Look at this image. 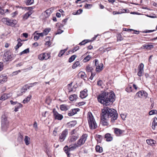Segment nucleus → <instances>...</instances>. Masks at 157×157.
<instances>
[{"label": "nucleus", "instance_id": "obj_1", "mask_svg": "<svg viewBox=\"0 0 157 157\" xmlns=\"http://www.w3.org/2000/svg\"><path fill=\"white\" fill-rule=\"evenodd\" d=\"M118 116V114L116 110L108 107H105L101 109V123L104 126L107 125L108 124L107 122L108 119L111 118V122L114 123L117 119Z\"/></svg>", "mask_w": 157, "mask_h": 157}, {"label": "nucleus", "instance_id": "obj_2", "mask_svg": "<svg viewBox=\"0 0 157 157\" xmlns=\"http://www.w3.org/2000/svg\"><path fill=\"white\" fill-rule=\"evenodd\" d=\"M115 94L113 91L109 92L105 91L97 97L98 101L103 105H109L115 100Z\"/></svg>", "mask_w": 157, "mask_h": 157}, {"label": "nucleus", "instance_id": "obj_3", "mask_svg": "<svg viewBox=\"0 0 157 157\" xmlns=\"http://www.w3.org/2000/svg\"><path fill=\"white\" fill-rule=\"evenodd\" d=\"M87 118L90 128H96L98 127L97 124L91 113L89 112L88 113Z\"/></svg>", "mask_w": 157, "mask_h": 157}, {"label": "nucleus", "instance_id": "obj_4", "mask_svg": "<svg viewBox=\"0 0 157 157\" xmlns=\"http://www.w3.org/2000/svg\"><path fill=\"white\" fill-rule=\"evenodd\" d=\"M9 126V121L7 117L4 115L2 116V130L5 131Z\"/></svg>", "mask_w": 157, "mask_h": 157}, {"label": "nucleus", "instance_id": "obj_5", "mask_svg": "<svg viewBox=\"0 0 157 157\" xmlns=\"http://www.w3.org/2000/svg\"><path fill=\"white\" fill-rule=\"evenodd\" d=\"M79 147L77 144L75 143L73 146L70 145L68 147L67 146H66L64 147V150L66 153L67 154L68 157H70L69 152L71 151L75 150L77 147Z\"/></svg>", "mask_w": 157, "mask_h": 157}, {"label": "nucleus", "instance_id": "obj_6", "mask_svg": "<svg viewBox=\"0 0 157 157\" xmlns=\"http://www.w3.org/2000/svg\"><path fill=\"white\" fill-rule=\"evenodd\" d=\"M2 21L7 25L12 27L14 26L17 23L16 20L10 19L8 18H3L2 19Z\"/></svg>", "mask_w": 157, "mask_h": 157}, {"label": "nucleus", "instance_id": "obj_7", "mask_svg": "<svg viewBox=\"0 0 157 157\" xmlns=\"http://www.w3.org/2000/svg\"><path fill=\"white\" fill-rule=\"evenodd\" d=\"M87 135V134L83 135L77 141L76 144L78 147H80L83 145L86 140Z\"/></svg>", "mask_w": 157, "mask_h": 157}, {"label": "nucleus", "instance_id": "obj_8", "mask_svg": "<svg viewBox=\"0 0 157 157\" xmlns=\"http://www.w3.org/2000/svg\"><path fill=\"white\" fill-rule=\"evenodd\" d=\"M68 134V130L67 129L63 130L59 135V140L60 142H63L66 139Z\"/></svg>", "mask_w": 157, "mask_h": 157}, {"label": "nucleus", "instance_id": "obj_9", "mask_svg": "<svg viewBox=\"0 0 157 157\" xmlns=\"http://www.w3.org/2000/svg\"><path fill=\"white\" fill-rule=\"evenodd\" d=\"M50 57V53H44L40 54L38 56V59L41 60H47Z\"/></svg>", "mask_w": 157, "mask_h": 157}, {"label": "nucleus", "instance_id": "obj_10", "mask_svg": "<svg viewBox=\"0 0 157 157\" xmlns=\"http://www.w3.org/2000/svg\"><path fill=\"white\" fill-rule=\"evenodd\" d=\"M52 112L53 115V117L55 119L60 120L63 118V116L61 114H59L56 110L55 109H53Z\"/></svg>", "mask_w": 157, "mask_h": 157}, {"label": "nucleus", "instance_id": "obj_11", "mask_svg": "<svg viewBox=\"0 0 157 157\" xmlns=\"http://www.w3.org/2000/svg\"><path fill=\"white\" fill-rule=\"evenodd\" d=\"M4 59L6 61H7L9 60H11L12 59V56L11 52L10 51H8L4 53Z\"/></svg>", "mask_w": 157, "mask_h": 157}, {"label": "nucleus", "instance_id": "obj_12", "mask_svg": "<svg viewBox=\"0 0 157 157\" xmlns=\"http://www.w3.org/2000/svg\"><path fill=\"white\" fill-rule=\"evenodd\" d=\"M144 64L143 63H141L138 67V76H141L144 72Z\"/></svg>", "mask_w": 157, "mask_h": 157}, {"label": "nucleus", "instance_id": "obj_13", "mask_svg": "<svg viewBox=\"0 0 157 157\" xmlns=\"http://www.w3.org/2000/svg\"><path fill=\"white\" fill-rule=\"evenodd\" d=\"M53 11V9L52 8H50L46 10L43 13L45 17V18L48 17L52 13Z\"/></svg>", "mask_w": 157, "mask_h": 157}, {"label": "nucleus", "instance_id": "obj_14", "mask_svg": "<svg viewBox=\"0 0 157 157\" xmlns=\"http://www.w3.org/2000/svg\"><path fill=\"white\" fill-rule=\"evenodd\" d=\"M12 95V94L11 93H9L8 94H3L2 95L1 97L0 98V100L4 101L10 97Z\"/></svg>", "mask_w": 157, "mask_h": 157}, {"label": "nucleus", "instance_id": "obj_15", "mask_svg": "<svg viewBox=\"0 0 157 157\" xmlns=\"http://www.w3.org/2000/svg\"><path fill=\"white\" fill-rule=\"evenodd\" d=\"M132 88H134L135 90L137 89L136 86L135 84H133L132 86L131 85H129L126 88L125 90L128 92H130L132 91Z\"/></svg>", "mask_w": 157, "mask_h": 157}, {"label": "nucleus", "instance_id": "obj_16", "mask_svg": "<svg viewBox=\"0 0 157 157\" xmlns=\"http://www.w3.org/2000/svg\"><path fill=\"white\" fill-rule=\"evenodd\" d=\"M147 96V94L144 91H140L138 92V96L140 98H145Z\"/></svg>", "mask_w": 157, "mask_h": 157}, {"label": "nucleus", "instance_id": "obj_17", "mask_svg": "<svg viewBox=\"0 0 157 157\" xmlns=\"http://www.w3.org/2000/svg\"><path fill=\"white\" fill-rule=\"evenodd\" d=\"M114 133L117 136H120L124 132V130L117 128H114Z\"/></svg>", "mask_w": 157, "mask_h": 157}, {"label": "nucleus", "instance_id": "obj_18", "mask_svg": "<svg viewBox=\"0 0 157 157\" xmlns=\"http://www.w3.org/2000/svg\"><path fill=\"white\" fill-rule=\"evenodd\" d=\"M152 128L153 130L157 131V118L155 117L152 123Z\"/></svg>", "mask_w": 157, "mask_h": 157}, {"label": "nucleus", "instance_id": "obj_19", "mask_svg": "<svg viewBox=\"0 0 157 157\" xmlns=\"http://www.w3.org/2000/svg\"><path fill=\"white\" fill-rule=\"evenodd\" d=\"M79 137V135L78 134L75 135H71L70 137L69 141L70 142H74Z\"/></svg>", "mask_w": 157, "mask_h": 157}, {"label": "nucleus", "instance_id": "obj_20", "mask_svg": "<svg viewBox=\"0 0 157 157\" xmlns=\"http://www.w3.org/2000/svg\"><path fill=\"white\" fill-rule=\"evenodd\" d=\"M105 138L107 141H111L112 140L113 138L111 135L109 133L105 134Z\"/></svg>", "mask_w": 157, "mask_h": 157}, {"label": "nucleus", "instance_id": "obj_21", "mask_svg": "<svg viewBox=\"0 0 157 157\" xmlns=\"http://www.w3.org/2000/svg\"><path fill=\"white\" fill-rule=\"evenodd\" d=\"M103 64L101 63L99 65L96 66V70L97 71L99 72L101 71L103 69Z\"/></svg>", "mask_w": 157, "mask_h": 157}, {"label": "nucleus", "instance_id": "obj_22", "mask_svg": "<svg viewBox=\"0 0 157 157\" xmlns=\"http://www.w3.org/2000/svg\"><path fill=\"white\" fill-rule=\"evenodd\" d=\"M7 77L4 75L0 76V84H2L6 81Z\"/></svg>", "mask_w": 157, "mask_h": 157}, {"label": "nucleus", "instance_id": "obj_23", "mask_svg": "<svg viewBox=\"0 0 157 157\" xmlns=\"http://www.w3.org/2000/svg\"><path fill=\"white\" fill-rule=\"evenodd\" d=\"M85 90H84L83 91L80 92V97L82 98H85L87 95L86 92L87 91L86 90L85 91Z\"/></svg>", "mask_w": 157, "mask_h": 157}, {"label": "nucleus", "instance_id": "obj_24", "mask_svg": "<svg viewBox=\"0 0 157 157\" xmlns=\"http://www.w3.org/2000/svg\"><path fill=\"white\" fill-rule=\"evenodd\" d=\"M146 142L148 145L151 146H154L155 143V141L152 139L147 140Z\"/></svg>", "mask_w": 157, "mask_h": 157}, {"label": "nucleus", "instance_id": "obj_25", "mask_svg": "<svg viewBox=\"0 0 157 157\" xmlns=\"http://www.w3.org/2000/svg\"><path fill=\"white\" fill-rule=\"evenodd\" d=\"M24 141L26 145H29L30 144V137L27 136H25L24 139Z\"/></svg>", "mask_w": 157, "mask_h": 157}, {"label": "nucleus", "instance_id": "obj_26", "mask_svg": "<svg viewBox=\"0 0 157 157\" xmlns=\"http://www.w3.org/2000/svg\"><path fill=\"white\" fill-rule=\"evenodd\" d=\"M77 95L75 94H74L70 95L69 98L70 101H73L77 99Z\"/></svg>", "mask_w": 157, "mask_h": 157}, {"label": "nucleus", "instance_id": "obj_27", "mask_svg": "<svg viewBox=\"0 0 157 157\" xmlns=\"http://www.w3.org/2000/svg\"><path fill=\"white\" fill-rule=\"evenodd\" d=\"M32 98V96L31 95L29 94L28 95V96L23 101V103L24 104L26 103L29 102Z\"/></svg>", "mask_w": 157, "mask_h": 157}, {"label": "nucleus", "instance_id": "obj_28", "mask_svg": "<svg viewBox=\"0 0 157 157\" xmlns=\"http://www.w3.org/2000/svg\"><path fill=\"white\" fill-rule=\"evenodd\" d=\"M17 41H18V43L15 47V48L16 50L22 45V44L20 42V41H21V39L20 38L18 39Z\"/></svg>", "mask_w": 157, "mask_h": 157}, {"label": "nucleus", "instance_id": "obj_29", "mask_svg": "<svg viewBox=\"0 0 157 157\" xmlns=\"http://www.w3.org/2000/svg\"><path fill=\"white\" fill-rule=\"evenodd\" d=\"M22 106V105L21 103H17V105L15 107L14 111L16 112L18 111V109Z\"/></svg>", "mask_w": 157, "mask_h": 157}, {"label": "nucleus", "instance_id": "obj_30", "mask_svg": "<svg viewBox=\"0 0 157 157\" xmlns=\"http://www.w3.org/2000/svg\"><path fill=\"white\" fill-rule=\"evenodd\" d=\"M95 149L99 153H101L103 151L102 148L99 145L96 146Z\"/></svg>", "mask_w": 157, "mask_h": 157}, {"label": "nucleus", "instance_id": "obj_31", "mask_svg": "<svg viewBox=\"0 0 157 157\" xmlns=\"http://www.w3.org/2000/svg\"><path fill=\"white\" fill-rule=\"evenodd\" d=\"M93 69L92 67H90V65H88L86 67V69L87 72H92V71Z\"/></svg>", "mask_w": 157, "mask_h": 157}, {"label": "nucleus", "instance_id": "obj_32", "mask_svg": "<svg viewBox=\"0 0 157 157\" xmlns=\"http://www.w3.org/2000/svg\"><path fill=\"white\" fill-rule=\"evenodd\" d=\"M123 30L124 31L128 32H131L132 31L133 32V33L137 34V31L135 30L132 29H126V28H123Z\"/></svg>", "mask_w": 157, "mask_h": 157}, {"label": "nucleus", "instance_id": "obj_33", "mask_svg": "<svg viewBox=\"0 0 157 157\" xmlns=\"http://www.w3.org/2000/svg\"><path fill=\"white\" fill-rule=\"evenodd\" d=\"M26 87L25 86H24L21 89V94H18V95L19 96H21L23 94V93L25 92L27 90Z\"/></svg>", "mask_w": 157, "mask_h": 157}, {"label": "nucleus", "instance_id": "obj_34", "mask_svg": "<svg viewBox=\"0 0 157 157\" xmlns=\"http://www.w3.org/2000/svg\"><path fill=\"white\" fill-rule=\"evenodd\" d=\"M78 66H81V65H80L79 62L78 61H77L73 65L72 68L74 69Z\"/></svg>", "mask_w": 157, "mask_h": 157}, {"label": "nucleus", "instance_id": "obj_35", "mask_svg": "<svg viewBox=\"0 0 157 157\" xmlns=\"http://www.w3.org/2000/svg\"><path fill=\"white\" fill-rule=\"evenodd\" d=\"M60 109L61 110H65L68 109L67 106L65 105H62L60 106Z\"/></svg>", "mask_w": 157, "mask_h": 157}, {"label": "nucleus", "instance_id": "obj_36", "mask_svg": "<svg viewBox=\"0 0 157 157\" xmlns=\"http://www.w3.org/2000/svg\"><path fill=\"white\" fill-rule=\"evenodd\" d=\"M67 51V49H65L64 50H61L58 55V56L59 57H61L65 53V52Z\"/></svg>", "mask_w": 157, "mask_h": 157}, {"label": "nucleus", "instance_id": "obj_37", "mask_svg": "<svg viewBox=\"0 0 157 157\" xmlns=\"http://www.w3.org/2000/svg\"><path fill=\"white\" fill-rule=\"evenodd\" d=\"M78 129L77 128L73 129L70 132V134L71 135H75L76 134H78L77 132Z\"/></svg>", "mask_w": 157, "mask_h": 157}, {"label": "nucleus", "instance_id": "obj_38", "mask_svg": "<svg viewBox=\"0 0 157 157\" xmlns=\"http://www.w3.org/2000/svg\"><path fill=\"white\" fill-rule=\"evenodd\" d=\"M76 57V55H74L71 56L69 59V62L70 63L72 62L75 59Z\"/></svg>", "mask_w": 157, "mask_h": 157}, {"label": "nucleus", "instance_id": "obj_39", "mask_svg": "<svg viewBox=\"0 0 157 157\" xmlns=\"http://www.w3.org/2000/svg\"><path fill=\"white\" fill-rule=\"evenodd\" d=\"M29 52V48H27V49L24 50V51H22V52H20V55H21L23 54L27 53Z\"/></svg>", "mask_w": 157, "mask_h": 157}, {"label": "nucleus", "instance_id": "obj_40", "mask_svg": "<svg viewBox=\"0 0 157 157\" xmlns=\"http://www.w3.org/2000/svg\"><path fill=\"white\" fill-rule=\"evenodd\" d=\"M91 58L90 56L88 55L85 57L83 60V62H86L89 60Z\"/></svg>", "mask_w": 157, "mask_h": 157}, {"label": "nucleus", "instance_id": "obj_41", "mask_svg": "<svg viewBox=\"0 0 157 157\" xmlns=\"http://www.w3.org/2000/svg\"><path fill=\"white\" fill-rule=\"evenodd\" d=\"M149 114L150 115L157 114V111L155 110H151L149 112Z\"/></svg>", "mask_w": 157, "mask_h": 157}, {"label": "nucleus", "instance_id": "obj_42", "mask_svg": "<svg viewBox=\"0 0 157 157\" xmlns=\"http://www.w3.org/2000/svg\"><path fill=\"white\" fill-rule=\"evenodd\" d=\"M34 2V0H27L26 4L27 5H29L33 4Z\"/></svg>", "mask_w": 157, "mask_h": 157}, {"label": "nucleus", "instance_id": "obj_43", "mask_svg": "<svg viewBox=\"0 0 157 157\" xmlns=\"http://www.w3.org/2000/svg\"><path fill=\"white\" fill-rule=\"evenodd\" d=\"M51 29L49 28L46 29L44 30L43 31L44 34V35H46L48 34V33L50 31Z\"/></svg>", "mask_w": 157, "mask_h": 157}, {"label": "nucleus", "instance_id": "obj_44", "mask_svg": "<svg viewBox=\"0 0 157 157\" xmlns=\"http://www.w3.org/2000/svg\"><path fill=\"white\" fill-rule=\"evenodd\" d=\"M144 47L146 49H149L153 48L154 46L152 45L147 44L145 45Z\"/></svg>", "mask_w": 157, "mask_h": 157}, {"label": "nucleus", "instance_id": "obj_45", "mask_svg": "<svg viewBox=\"0 0 157 157\" xmlns=\"http://www.w3.org/2000/svg\"><path fill=\"white\" fill-rule=\"evenodd\" d=\"M71 110L73 113V114L75 115L80 110V109L78 108L73 109H72Z\"/></svg>", "mask_w": 157, "mask_h": 157}, {"label": "nucleus", "instance_id": "obj_46", "mask_svg": "<svg viewBox=\"0 0 157 157\" xmlns=\"http://www.w3.org/2000/svg\"><path fill=\"white\" fill-rule=\"evenodd\" d=\"M92 6L91 4L86 3L84 6V7L86 9H89L92 7Z\"/></svg>", "mask_w": 157, "mask_h": 157}, {"label": "nucleus", "instance_id": "obj_47", "mask_svg": "<svg viewBox=\"0 0 157 157\" xmlns=\"http://www.w3.org/2000/svg\"><path fill=\"white\" fill-rule=\"evenodd\" d=\"M88 42V40H85L81 42L79 44V45H83L85 44L86 43H87Z\"/></svg>", "mask_w": 157, "mask_h": 157}, {"label": "nucleus", "instance_id": "obj_48", "mask_svg": "<svg viewBox=\"0 0 157 157\" xmlns=\"http://www.w3.org/2000/svg\"><path fill=\"white\" fill-rule=\"evenodd\" d=\"M79 49V47L78 46H77L74 47V48H73L72 51L73 52H74L78 50Z\"/></svg>", "mask_w": 157, "mask_h": 157}, {"label": "nucleus", "instance_id": "obj_49", "mask_svg": "<svg viewBox=\"0 0 157 157\" xmlns=\"http://www.w3.org/2000/svg\"><path fill=\"white\" fill-rule=\"evenodd\" d=\"M29 17V15L26 13L23 16V19L25 20L27 19Z\"/></svg>", "mask_w": 157, "mask_h": 157}, {"label": "nucleus", "instance_id": "obj_50", "mask_svg": "<svg viewBox=\"0 0 157 157\" xmlns=\"http://www.w3.org/2000/svg\"><path fill=\"white\" fill-rule=\"evenodd\" d=\"M40 38V36L38 34H36V35L34 36V39L35 40H38Z\"/></svg>", "mask_w": 157, "mask_h": 157}, {"label": "nucleus", "instance_id": "obj_51", "mask_svg": "<svg viewBox=\"0 0 157 157\" xmlns=\"http://www.w3.org/2000/svg\"><path fill=\"white\" fill-rule=\"evenodd\" d=\"M94 62H95V66H97L100 64L98 62V60L97 59H94Z\"/></svg>", "mask_w": 157, "mask_h": 157}, {"label": "nucleus", "instance_id": "obj_52", "mask_svg": "<svg viewBox=\"0 0 157 157\" xmlns=\"http://www.w3.org/2000/svg\"><path fill=\"white\" fill-rule=\"evenodd\" d=\"M6 13L5 10L2 9L0 10V15H4Z\"/></svg>", "mask_w": 157, "mask_h": 157}, {"label": "nucleus", "instance_id": "obj_53", "mask_svg": "<svg viewBox=\"0 0 157 157\" xmlns=\"http://www.w3.org/2000/svg\"><path fill=\"white\" fill-rule=\"evenodd\" d=\"M3 64L2 62H0V71H2L3 69Z\"/></svg>", "mask_w": 157, "mask_h": 157}, {"label": "nucleus", "instance_id": "obj_54", "mask_svg": "<svg viewBox=\"0 0 157 157\" xmlns=\"http://www.w3.org/2000/svg\"><path fill=\"white\" fill-rule=\"evenodd\" d=\"M103 82L102 80H100L98 82L97 84L98 85L100 86H102L103 84Z\"/></svg>", "mask_w": 157, "mask_h": 157}, {"label": "nucleus", "instance_id": "obj_55", "mask_svg": "<svg viewBox=\"0 0 157 157\" xmlns=\"http://www.w3.org/2000/svg\"><path fill=\"white\" fill-rule=\"evenodd\" d=\"M95 75V74L94 73H93L92 72H91V75L90 77V79L92 80L93 79V77Z\"/></svg>", "mask_w": 157, "mask_h": 157}, {"label": "nucleus", "instance_id": "obj_56", "mask_svg": "<svg viewBox=\"0 0 157 157\" xmlns=\"http://www.w3.org/2000/svg\"><path fill=\"white\" fill-rule=\"evenodd\" d=\"M74 115V114H73V113L72 111L71 110V111H70L68 113V115L69 116H72Z\"/></svg>", "mask_w": 157, "mask_h": 157}, {"label": "nucleus", "instance_id": "obj_57", "mask_svg": "<svg viewBox=\"0 0 157 157\" xmlns=\"http://www.w3.org/2000/svg\"><path fill=\"white\" fill-rule=\"evenodd\" d=\"M85 103H86V102H85L82 101L81 102H79V103H78L77 104L78 105L80 106V105H83L85 104Z\"/></svg>", "mask_w": 157, "mask_h": 157}, {"label": "nucleus", "instance_id": "obj_58", "mask_svg": "<svg viewBox=\"0 0 157 157\" xmlns=\"http://www.w3.org/2000/svg\"><path fill=\"white\" fill-rule=\"evenodd\" d=\"M96 137L97 138L99 139V140H101L102 139V136L101 135H97Z\"/></svg>", "mask_w": 157, "mask_h": 157}, {"label": "nucleus", "instance_id": "obj_59", "mask_svg": "<svg viewBox=\"0 0 157 157\" xmlns=\"http://www.w3.org/2000/svg\"><path fill=\"white\" fill-rule=\"evenodd\" d=\"M121 117L122 119L124 120L126 117V115L123 114H122L121 115Z\"/></svg>", "mask_w": 157, "mask_h": 157}, {"label": "nucleus", "instance_id": "obj_60", "mask_svg": "<svg viewBox=\"0 0 157 157\" xmlns=\"http://www.w3.org/2000/svg\"><path fill=\"white\" fill-rule=\"evenodd\" d=\"M80 77L82 78H84L86 77L85 73H82L81 74Z\"/></svg>", "mask_w": 157, "mask_h": 157}, {"label": "nucleus", "instance_id": "obj_61", "mask_svg": "<svg viewBox=\"0 0 157 157\" xmlns=\"http://www.w3.org/2000/svg\"><path fill=\"white\" fill-rule=\"evenodd\" d=\"M10 102L11 103V104L12 105H15L17 104L18 103H17V101H13L12 100L10 101Z\"/></svg>", "mask_w": 157, "mask_h": 157}, {"label": "nucleus", "instance_id": "obj_62", "mask_svg": "<svg viewBox=\"0 0 157 157\" xmlns=\"http://www.w3.org/2000/svg\"><path fill=\"white\" fill-rule=\"evenodd\" d=\"M17 13H18L16 11H15L14 13H12V17H15V16H16V15L17 14Z\"/></svg>", "mask_w": 157, "mask_h": 157}, {"label": "nucleus", "instance_id": "obj_63", "mask_svg": "<svg viewBox=\"0 0 157 157\" xmlns=\"http://www.w3.org/2000/svg\"><path fill=\"white\" fill-rule=\"evenodd\" d=\"M63 32V31L62 30L59 29L57 30V32L56 33L57 34H61Z\"/></svg>", "mask_w": 157, "mask_h": 157}, {"label": "nucleus", "instance_id": "obj_64", "mask_svg": "<svg viewBox=\"0 0 157 157\" xmlns=\"http://www.w3.org/2000/svg\"><path fill=\"white\" fill-rule=\"evenodd\" d=\"M36 34H38L40 36L43 37L44 35V34L43 32L39 33H37Z\"/></svg>", "mask_w": 157, "mask_h": 157}]
</instances>
